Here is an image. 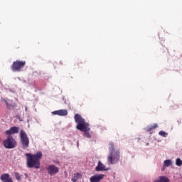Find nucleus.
Segmentation results:
<instances>
[{
  "label": "nucleus",
  "mask_w": 182,
  "mask_h": 182,
  "mask_svg": "<svg viewBox=\"0 0 182 182\" xmlns=\"http://www.w3.org/2000/svg\"><path fill=\"white\" fill-rule=\"evenodd\" d=\"M26 166L28 168H41V159L43 154L42 151L36 154H26Z\"/></svg>",
  "instance_id": "1"
},
{
  "label": "nucleus",
  "mask_w": 182,
  "mask_h": 182,
  "mask_svg": "<svg viewBox=\"0 0 182 182\" xmlns=\"http://www.w3.org/2000/svg\"><path fill=\"white\" fill-rule=\"evenodd\" d=\"M75 122L77 124L76 126V129L80 130V132H84V136L87 137V139H91L92 135L89 132L90 131V127H89V123L85 122V119L80 116L79 114H76L74 117Z\"/></svg>",
  "instance_id": "2"
},
{
  "label": "nucleus",
  "mask_w": 182,
  "mask_h": 182,
  "mask_svg": "<svg viewBox=\"0 0 182 182\" xmlns=\"http://www.w3.org/2000/svg\"><path fill=\"white\" fill-rule=\"evenodd\" d=\"M109 154L107 157L109 164H116L120 160V151H116L114 144L109 143Z\"/></svg>",
  "instance_id": "3"
},
{
  "label": "nucleus",
  "mask_w": 182,
  "mask_h": 182,
  "mask_svg": "<svg viewBox=\"0 0 182 182\" xmlns=\"http://www.w3.org/2000/svg\"><path fill=\"white\" fill-rule=\"evenodd\" d=\"M3 146L5 149H15L18 146V142L12 136H9L4 141Z\"/></svg>",
  "instance_id": "4"
},
{
  "label": "nucleus",
  "mask_w": 182,
  "mask_h": 182,
  "mask_svg": "<svg viewBox=\"0 0 182 182\" xmlns=\"http://www.w3.org/2000/svg\"><path fill=\"white\" fill-rule=\"evenodd\" d=\"M20 141L23 149H28L29 147V138L25 131H20Z\"/></svg>",
  "instance_id": "5"
},
{
  "label": "nucleus",
  "mask_w": 182,
  "mask_h": 182,
  "mask_svg": "<svg viewBox=\"0 0 182 182\" xmlns=\"http://www.w3.org/2000/svg\"><path fill=\"white\" fill-rule=\"evenodd\" d=\"M26 65V61H21V60H16L11 65V70L13 72H21L25 65Z\"/></svg>",
  "instance_id": "6"
},
{
  "label": "nucleus",
  "mask_w": 182,
  "mask_h": 182,
  "mask_svg": "<svg viewBox=\"0 0 182 182\" xmlns=\"http://www.w3.org/2000/svg\"><path fill=\"white\" fill-rule=\"evenodd\" d=\"M46 170L49 176H55L59 173V168L55 165H49L46 167Z\"/></svg>",
  "instance_id": "7"
},
{
  "label": "nucleus",
  "mask_w": 182,
  "mask_h": 182,
  "mask_svg": "<svg viewBox=\"0 0 182 182\" xmlns=\"http://www.w3.org/2000/svg\"><path fill=\"white\" fill-rule=\"evenodd\" d=\"M16 133H19V127H12L9 130L5 132V134H7V136H11V134H16Z\"/></svg>",
  "instance_id": "8"
},
{
  "label": "nucleus",
  "mask_w": 182,
  "mask_h": 182,
  "mask_svg": "<svg viewBox=\"0 0 182 182\" xmlns=\"http://www.w3.org/2000/svg\"><path fill=\"white\" fill-rule=\"evenodd\" d=\"M105 178V175L100 174L92 176L90 178V182H100Z\"/></svg>",
  "instance_id": "9"
},
{
  "label": "nucleus",
  "mask_w": 182,
  "mask_h": 182,
  "mask_svg": "<svg viewBox=\"0 0 182 182\" xmlns=\"http://www.w3.org/2000/svg\"><path fill=\"white\" fill-rule=\"evenodd\" d=\"M0 178L3 182H14V180H12V178H11V176H9L8 173H4L1 175Z\"/></svg>",
  "instance_id": "10"
},
{
  "label": "nucleus",
  "mask_w": 182,
  "mask_h": 182,
  "mask_svg": "<svg viewBox=\"0 0 182 182\" xmlns=\"http://www.w3.org/2000/svg\"><path fill=\"white\" fill-rule=\"evenodd\" d=\"M52 113L53 114H56L57 116H68L67 109H60L57 111H53Z\"/></svg>",
  "instance_id": "11"
},
{
  "label": "nucleus",
  "mask_w": 182,
  "mask_h": 182,
  "mask_svg": "<svg viewBox=\"0 0 182 182\" xmlns=\"http://www.w3.org/2000/svg\"><path fill=\"white\" fill-rule=\"evenodd\" d=\"M96 171H105L106 170V166L102 163V161H98V165L95 168Z\"/></svg>",
  "instance_id": "12"
},
{
  "label": "nucleus",
  "mask_w": 182,
  "mask_h": 182,
  "mask_svg": "<svg viewBox=\"0 0 182 182\" xmlns=\"http://www.w3.org/2000/svg\"><path fill=\"white\" fill-rule=\"evenodd\" d=\"M4 103L6 104V106L7 107V109H9V110H11V109H12V107H15V103H14L12 102V100H4Z\"/></svg>",
  "instance_id": "13"
},
{
  "label": "nucleus",
  "mask_w": 182,
  "mask_h": 182,
  "mask_svg": "<svg viewBox=\"0 0 182 182\" xmlns=\"http://www.w3.org/2000/svg\"><path fill=\"white\" fill-rule=\"evenodd\" d=\"M154 182H170V179L167 176H161L159 179L155 180Z\"/></svg>",
  "instance_id": "14"
},
{
  "label": "nucleus",
  "mask_w": 182,
  "mask_h": 182,
  "mask_svg": "<svg viewBox=\"0 0 182 182\" xmlns=\"http://www.w3.org/2000/svg\"><path fill=\"white\" fill-rule=\"evenodd\" d=\"M159 127V124H154V125H149L148 126L146 129V132H151V130H154V129H157Z\"/></svg>",
  "instance_id": "15"
},
{
  "label": "nucleus",
  "mask_w": 182,
  "mask_h": 182,
  "mask_svg": "<svg viewBox=\"0 0 182 182\" xmlns=\"http://www.w3.org/2000/svg\"><path fill=\"white\" fill-rule=\"evenodd\" d=\"M164 164L165 167H169V166H171V160L166 159L164 161Z\"/></svg>",
  "instance_id": "16"
},
{
  "label": "nucleus",
  "mask_w": 182,
  "mask_h": 182,
  "mask_svg": "<svg viewBox=\"0 0 182 182\" xmlns=\"http://www.w3.org/2000/svg\"><path fill=\"white\" fill-rule=\"evenodd\" d=\"M159 136H161L162 137H167V136L168 135V134L166 133V132L164 131H160L159 132Z\"/></svg>",
  "instance_id": "17"
},
{
  "label": "nucleus",
  "mask_w": 182,
  "mask_h": 182,
  "mask_svg": "<svg viewBox=\"0 0 182 182\" xmlns=\"http://www.w3.org/2000/svg\"><path fill=\"white\" fill-rule=\"evenodd\" d=\"M14 177L16 178V180H18V181L21 180V175L19 173H18L17 172L14 173Z\"/></svg>",
  "instance_id": "18"
},
{
  "label": "nucleus",
  "mask_w": 182,
  "mask_h": 182,
  "mask_svg": "<svg viewBox=\"0 0 182 182\" xmlns=\"http://www.w3.org/2000/svg\"><path fill=\"white\" fill-rule=\"evenodd\" d=\"M176 166H178L179 167H180L181 166H182V161H181V159H180L178 158V159H176Z\"/></svg>",
  "instance_id": "19"
},
{
  "label": "nucleus",
  "mask_w": 182,
  "mask_h": 182,
  "mask_svg": "<svg viewBox=\"0 0 182 182\" xmlns=\"http://www.w3.org/2000/svg\"><path fill=\"white\" fill-rule=\"evenodd\" d=\"M80 177H82V175L79 173H77L75 175V178L77 179V180H79V178H80Z\"/></svg>",
  "instance_id": "20"
},
{
  "label": "nucleus",
  "mask_w": 182,
  "mask_h": 182,
  "mask_svg": "<svg viewBox=\"0 0 182 182\" xmlns=\"http://www.w3.org/2000/svg\"><path fill=\"white\" fill-rule=\"evenodd\" d=\"M71 181L76 182L77 181V179L75 177H74L73 178L71 179Z\"/></svg>",
  "instance_id": "21"
},
{
  "label": "nucleus",
  "mask_w": 182,
  "mask_h": 182,
  "mask_svg": "<svg viewBox=\"0 0 182 182\" xmlns=\"http://www.w3.org/2000/svg\"><path fill=\"white\" fill-rule=\"evenodd\" d=\"M25 110H26V112H28V107H26Z\"/></svg>",
  "instance_id": "22"
}]
</instances>
